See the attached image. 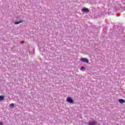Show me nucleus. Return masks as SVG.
Segmentation results:
<instances>
[{"mask_svg":"<svg viewBox=\"0 0 125 125\" xmlns=\"http://www.w3.org/2000/svg\"><path fill=\"white\" fill-rule=\"evenodd\" d=\"M80 61H82V62H83L84 63H88V60L86 59V58H81L80 59Z\"/></svg>","mask_w":125,"mask_h":125,"instance_id":"obj_2","label":"nucleus"},{"mask_svg":"<svg viewBox=\"0 0 125 125\" xmlns=\"http://www.w3.org/2000/svg\"><path fill=\"white\" fill-rule=\"evenodd\" d=\"M66 101L67 102H68V103H73L74 102V100H73L71 97H67Z\"/></svg>","mask_w":125,"mask_h":125,"instance_id":"obj_1","label":"nucleus"},{"mask_svg":"<svg viewBox=\"0 0 125 125\" xmlns=\"http://www.w3.org/2000/svg\"><path fill=\"white\" fill-rule=\"evenodd\" d=\"M83 12H89V10L87 8H83L82 9Z\"/></svg>","mask_w":125,"mask_h":125,"instance_id":"obj_4","label":"nucleus"},{"mask_svg":"<svg viewBox=\"0 0 125 125\" xmlns=\"http://www.w3.org/2000/svg\"><path fill=\"white\" fill-rule=\"evenodd\" d=\"M84 68H85L84 67L82 66V67H81V70H83V69H84Z\"/></svg>","mask_w":125,"mask_h":125,"instance_id":"obj_9","label":"nucleus"},{"mask_svg":"<svg viewBox=\"0 0 125 125\" xmlns=\"http://www.w3.org/2000/svg\"><path fill=\"white\" fill-rule=\"evenodd\" d=\"M0 125H3L2 122H0Z\"/></svg>","mask_w":125,"mask_h":125,"instance_id":"obj_10","label":"nucleus"},{"mask_svg":"<svg viewBox=\"0 0 125 125\" xmlns=\"http://www.w3.org/2000/svg\"><path fill=\"white\" fill-rule=\"evenodd\" d=\"M120 103H121V104H123V103H125V101L123 99H120L119 100Z\"/></svg>","mask_w":125,"mask_h":125,"instance_id":"obj_6","label":"nucleus"},{"mask_svg":"<svg viewBox=\"0 0 125 125\" xmlns=\"http://www.w3.org/2000/svg\"><path fill=\"white\" fill-rule=\"evenodd\" d=\"M4 99V96H0V101H2Z\"/></svg>","mask_w":125,"mask_h":125,"instance_id":"obj_7","label":"nucleus"},{"mask_svg":"<svg viewBox=\"0 0 125 125\" xmlns=\"http://www.w3.org/2000/svg\"><path fill=\"white\" fill-rule=\"evenodd\" d=\"M24 21L21 20L20 21H17V22H15L14 24L15 25H17L18 24H20V23H22V22H23Z\"/></svg>","mask_w":125,"mask_h":125,"instance_id":"obj_5","label":"nucleus"},{"mask_svg":"<svg viewBox=\"0 0 125 125\" xmlns=\"http://www.w3.org/2000/svg\"><path fill=\"white\" fill-rule=\"evenodd\" d=\"M10 108H14V104H11L9 105Z\"/></svg>","mask_w":125,"mask_h":125,"instance_id":"obj_8","label":"nucleus"},{"mask_svg":"<svg viewBox=\"0 0 125 125\" xmlns=\"http://www.w3.org/2000/svg\"><path fill=\"white\" fill-rule=\"evenodd\" d=\"M97 124V123L95 121H89L88 123L89 125H96Z\"/></svg>","mask_w":125,"mask_h":125,"instance_id":"obj_3","label":"nucleus"}]
</instances>
